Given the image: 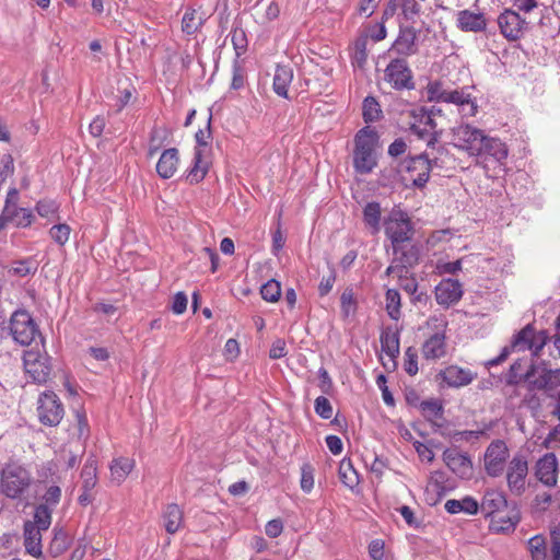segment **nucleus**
Returning <instances> with one entry per match:
<instances>
[{
	"label": "nucleus",
	"instance_id": "nucleus-1",
	"mask_svg": "<svg viewBox=\"0 0 560 560\" xmlns=\"http://www.w3.org/2000/svg\"><path fill=\"white\" fill-rule=\"evenodd\" d=\"M380 144L378 132L365 126L358 130L353 139L352 166L357 174H371L378 164L376 149Z\"/></svg>",
	"mask_w": 560,
	"mask_h": 560
},
{
	"label": "nucleus",
	"instance_id": "nucleus-2",
	"mask_svg": "<svg viewBox=\"0 0 560 560\" xmlns=\"http://www.w3.org/2000/svg\"><path fill=\"white\" fill-rule=\"evenodd\" d=\"M548 340L549 336L546 330L536 331L533 324H527L513 336L511 345L505 346L498 357L487 361L486 365L494 366L501 364L509 358L512 351L529 350L533 357H538Z\"/></svg>",
	"mask_w": 560,
	"mask_h": 560
},
{
	"label": "nucleus",
	"instance_id": "nucleus-3",
	"mask_svg": "<svg viewBox=\"0 0 560 560\" xmlns=\"http://www.w3.org/2000/svg\"><path fill=\"white\" fill-rule=\"evenodd\" d=\"M34 482L32 472L18 463L7 464L0 475V491L9 499H22Z\"/></svg>",
	"mask_w": 560,
	"mask_h": 560
},
{
	"label": "nucleus",
	"instance_id": "nucleus-4",
	"mask_svg": "<svg viewBox=\"0 0 560 560\" xmlns=\"http://www.w3.org/2000/svg\"><path fill=\"white\" fill-rule=\"evenodd\" d=\"M528 389L542 390L548 397L555 398L560 394V369H548L545 363H530L527 369Z\"/></svg>",
	"mask_w": 560,
	"mask_h": 560
},
{
	"label": "nucleus",
	"instance_id": "nucleus-5",
	"mask_svg": "<svg viewBox=\"0 0 560 560\" xmlns=\"http://www.w3.org/2000/svg\"><path fill=\"white\" fill-rule=\"evenodd\" d=\"M9 331L14 342L30 346L36 337H40L37 323L25 308L15 310L9 319Z\"/></svg>",
	"mask_w": 560,
	"mask_h": 560
},
{
	"label": "nucleus",
	"instance_id": "nucleus-6",
	"mask_svg": "<svg viewBox=\"0 0 560 560\" xmlns=\"http://www.w3.org/2000/svg\"><path fill=\"white\" fill-rule=\"evenodd\" d=\"M384 81L395 91H411L416 88L413 72L406 58L392 59L384 69Z\"/></svg>",
	"mask_w": 560,
	"mask_h": 560
},
{
	"label": "nucleus",
	"instance_id": "nucleus-7",
	"mask_svg": "<svg viewBox=\"0 0 560 560\" xmlns=\"http://www.w3.org/2000/svg\"><path fill=\"white\" fill-rule=\"evenodd\" d=\"M453 136V145L467 152L470 156L480 153V144L483 141L485 132L469 124H462L451 130Z\"/></svg>",
	"mask_w": 560,
	"mask_h": 560
},
{
	"label": "nucleus",
	"instance_id": "nucleus-8",
	"mask_svg": "<svg viewBox=\"0 0 560 560\" xmlns=\"http://www.w3.org/2000/svg\"><path fill=\"white\" fill-rule=\"evenodd\" d=\"M528 462L524 454L516 453L508 464L506 483L510 492L521 497L526 490Z\"/></svg>",
	"mask_w": 560,
	"mask_h": 560
},
{
	"label": "nucleus",
	"instance_id": "nucleus-9",
	"mask_svg": "<svg viewBox=\"0 0 560 560\" xmlns=\"http://www.w3.org/2000/svg\"><path fill=\"white\" fill-rule=\"evenodd\" d=\"M501 35L509 42L521 39L528 30V22L514 9H504L497 19Z\"/></svg>",
	"mask_w": 560,
	"mask_h": 560
},
{
	"label": "nucleus",
	"instance_id": "nucleus-10",
	"mask_svg": "<svg viewBox=\"0 0 560 560\" xmlns=\"http://www.w3.org/2000/svg\"><path fill=\"white\" fill-rule=\"evenodd\" d=\"M37 412L43 424L55 427L62 420L65 409L58 396L48 390L39 396Z\"/></svg>",
	"mask_w": 560,
	"mask_h": 560
},
{
	"label": "nucleus",
	"instance_id": "nucleus-11",
	"mask_svg": "<svg viewBox=\"0 0 560 560\" xmlns=\"http://www.w3.org/2000/svg\"><path fill=\"white\" fill-rule=\"evenodd\" d=\"M385 234L390 240L394 254L401 250V245L409 242L413 235L412 223L405 212H400L398 218L392 219L385 228Z\"/></svg>",
	"mask_w": 560,
	"mask_h": 560
},
{
	"label": "nucleus",
	"instance_id": "nucleus-12",
	"mask_svg": "<svg viewBox=\"0 0 560 560\" xmlns=\"http://www.w3.org/2000/svg\"><path fill=\"white\" fill-rule=\"evenodd\" d=\"M509 456V447L503 440L492 441L485 453V470L487 475L493 478L501 476Z\"/></svg>",
	"mask_w": 560,
	"mask_h": 560
},
{
	"label": "nucleus",
	"instance_id": "nucleus-13",
	"mask_svg": "<svg viewBox=\"0 0 560 560\" xmlns=\"http://www.w3.org/2000/svg\"><path fill=\"white\" fill-rule=\"evenodd\" d=\"M480 144V153H476L475 158L478 159V163H483L485 167L489 162L503 166L504 161L508 158L509 150L504 142L498 138L483 136Z\"/></svg>",
	"mask_w": 560,
	"mask_h": 560
},
{
	"label": "nucleus",
	"instance_id": "nucleus-14",
	"mask_svg": "<svg viewBox=\"0 0 560 560\" xmlns=\"http://www.w3.org/2000/svg\"><path fill=\"white\" fill-rule=\"evenodd\" d=\"M445 465L460 479H469L472 475V462L467 453L457 447H450L442 455Z\"/></svg>",
	"mask_w": 560,
	"mask_h": 560
},
{
	"label": "nucleus",
	"instance_id": "nucleus-15",
	"mask_svg": "<svg viewBox=\"0 0 560 560\" xmlns=\"http://www.w3.org/2000/svg\"><path fill=\"white\" fill-rule=\"evenodd\" d=\"M405 170L408 173H417L412 178V186L422 189L427 186L430 179L431 164L429 156L425 152L418 155L409 156L404 162Z\"/></svg>",
	"mask_w": 560,
	"mask_h": 560
},
{
	"label": "nucleus",
	"instance_id": "nucleus-16",
	"mask_svg": "<svg viewBox=\"0 0 560 560\" xmlns=\"http://www.w3.org/2000/svg\"><path fill=\"white\" fill-rule=\"evenodd\" d=\"M488 20L482 12L468 9L456 13V27L464 33H482L487 30Z\"/></svg>",
	"mask_w": 560,
	"mask_h": 560
},
{
	"label": "nucleus",
	"instance_id": "nucleus-17",
	"mask_svg": "<svg viewBox=\"0 0 560 560\" xmlns=\"http://www.w3.org/2000/svg\"><path fill=\"white\" fill-rule=\"evenodd\" d=\"M258 91L266 97L269 96L270 91L280 95V62L261 66L258 77Z\"/></svg>",
	"mask_w": 560,
	"mask_h": 560
},
{
	"label": "nucleus",
	"instance_id": "nucleus-18",
	"mask_svg": "<svg viewBox=\"0 0 560 560\" xmlns=\"http://www.w3.org/2000/svg\"><path fill=\"white\" fill-rule=\"evenodd\" d=\"M463 296L462 284L455 279H443L435 287V300L438 304L450 307L456 304Z\"/></svg>",
	"mask_w": 560,
	"mask_h": 560
},
{
	"label": "nucleus",
	"instance_id": "nucleus-19",
	"mask_svg": "<svg viewBox=\"0 0 560 560\" xmlns=\"http://www.w3.org/2000/svg\"><path fill=\"white\" fill-rule=\"evenodd\" d=\"M509 508H511V502L508 501L505 493L494 489L487 490L479 504V510L485 517L493 516Z\"/></svg>",
	"mask_w": 560,
	"mask_h": 560
},
{
	"label": "nucleus",
	"instance_id": "nucleus-20",
	"mask_svg": "<svg viewBox=\"0 0 560 560\" xmlns=\"http://www.w3.org/2000/svg\"><path fill=\"white\" fill-rule=\"evenodd\" d=\"M417 32L412 26H400L399 34L393 43L390 50L398 56L409 57L418 51Z\"/></svg>",
	"mask_w": 560,
	"mask_h": 560
},
{
	"label": "nucleus",
	"instance_id": "nucleus-21",
	"mask_svg": "<svg viewBox=\"0 0 560 560\" xmlns=\"http://www.w3.org/2000/svg\"><path fill=\"white\" fill-rule=\"evenodd\" d=\"M26 372L35 383L43 384L49 378L51 365L48 357L28 354L24 359Z\"/></svg>",
	"mask_w": 560,
	"mask_h": 560
},
{
	"label": "nucleus",
	"instance_id": "nucleus-22",
	"mask_svg": "<svg viewBox=\"0 0 560 560\" xmlns=\"http://www.w3.org/2000/svg\"><path fill=\"white\" fill-rule=\"evenodd\" d=\"M537 479L548 487L557 483L558 460L553 453H547L536 463Z\"/></svg>",
	"mask_w": 560,
	"mask_h": 560
},
{
	"label": "nucleus",
	"instance_id": "nucleus-23",
	"mask_svg": "<svg viewBox=\"0 0 560 560\" xmlns=\"http://www.w3.org/2000/svg\"><path fill=\"white\" fill-rule=\"evenodd\" d=\"M521 521V512L516 502L511 501V508L508 509L505 516L492 517L490 529L498 534H509L514 532Z\"/></svg>",
	"mask_w": 560,
	"mask_h": 560
},
{
	"label": "nucleus",
	"instance_id": "nucleus-24",
	"mask_svg": "<svg viewBox=\"0 0 560 560\" xmlns=\"http://www.w3.org/2000/svg\"><path fill=\"white\" fill-rule=\"evenodd\" d=\"M438 376L441 377L450 387L458 388L470 384L476 377V374L468 369L450 365L440 371Z\"/></svg>",
	"mask_w": 560,
	"mask_h": 560
},
{
	"label": "nucleus",
	"instance_id": "nucleus-25",
	"mask_svg": "<svg viewBox=\"0 0 560 560\" xmlns=\"http://www.w3.org/2000/svg\"><path fill=\"white\" fill-rule=\"evenodd\" d=\"M179 164V154L176 148H170L162 152L158 163L156 173L163 179L174 176Z\"/></svg>",
	"mask_w": 560,
	"mask_h": 560
},
{
	"label": "nucleus",
	"instance_id": "nucleus-26",
	"mask_svg": "<svg viewBox=\"0 0 560 560\" xmlns=\"http://www.w3.org/2000/svg\"><path fill=\"white\" fill-rule=\"evenodd\" d=\"M445 332H435L422 345V354L427 360L441 359L446 354Z\"/></svg>",
	"mask_w": 560,
	"mask_h": 560
},
{
	"label": "nucleus",
	"instance_id": "nucleus-27",
	"mask_svg": "<svg viewBox=\"0 0 560 560\" xmlns=\"http://www.w3.org/2000/svg\"><path fill=\"white\" fill-rule=\"evenodd\" d=\"M42 529L33 523H24V547L33 557L42 556Z\"/></svg>",
	"mask_w": 560,
	"mask_h": 560
},
{
	"label": "nucleus",
	"instance_id": "nucleus-28",
	"mask_svg": "<svg viewBox=\"0 0 560 560\" xmlns=\"http://www.w3.org/2000/svg\"><path fill=\"white\" fill-rule=\"evenodd\" d=\"M469 86H464L462 89H456L453 91H447L445 103L455 104L458 106H469V110L466 115L475 116L478 112V105L476 100L472 98L471 93L469 92Z\"/></svg>",
	"mask_w": 560,
	"mask_h": 560
},
{
	"label": "nucleus",
	"instance_id": "nucleus-29",
	"mask_svg": "<svg viewBox=\"0 0 560 560\" xmlns=\"http://www.w3.org/2000/svg\"><path fill=\"white\" fill-rule=\"evenodd\" d=\"M202 152V149L195 148L192 166L186 172V179L190 184L200 183L208 173L209 164L207 161H203Z\"/></svg>",
	"mask_w": 560,
	"mask_h": 560
},
{
	"label": "nucleus",
	"instance_id": "nucleus-30",
	"mask_svg": "<svg viewBox=\"0 0 560 560\" xmlns=\"http://www.w3.org/2000/svg\"><path fill=\"white\" fill-rule=\"evenodd\" d=\"M420 410L423 413V417L427 421H429L434 431L436 432L442 425L435 422V419L443 418L444 407L443 404L439 399H428L423 400L419 405Z\"/></svg>",
	"mask_w": 560,
	"mask_h": 560
},
{
	"label": "nucleus",
	"instance_id": "nucleus-31",
	"mask_svg": "<svg viewBox=\"0 0 560 560\" xmlns=\"http://www.w3.org/2000/svg\"><path fill=\"white\" fill-rule=\"evenodd\" d=\"M444 508L450 514L464 512L469 515H476L479 511V503L472 497L467 495L462 500H447Z\"/></svg>",
	"mask_w": 560,
	"mask_h": 560
},
{
	"label": "nucleus",
	"instance_id": "nucleus-32",
	"mask_svg": "<svg viewBox=\"0 0 560 560\" xmlns=\"http://www.w3.org/2000/svg\"><path fill=\"white\" fill-rule=\"evenodd\" d=\"M382 351L389 358L399 355V331L386 327L380 336Z\"/></svg>",
	"mask_w": 560,
	"mask_h": 560
},
{
	"label": "nucleus",
	"instance_id": "nucleus-33",
	"mask_svg": "<svg viewBox=\"0 0 560 560\" xmlns=\"http://www.w3.org/2000/svg\"><path fill=\"white\" fill-rule=\"evenodd\" d=\"M381 205L377 201H370L363 208V222L370 229L372 234H377L381 230Z\"/></svg>",
	"mask_w": 560,
	"mask_h": 560
},
{
	"label": "nucleus",
	"instance_id": "nucleus-34",
	"mask_svg": "<svg viewBox=\"0 0 560 560\" xmlns=\"http://www.w3.org/2000/svg\"><path fill=\"white\" fill-rule=\"evenodd\" d=\"M164 527L168 534H175L183 524V511L175 504H168L163 512Z\"/></svg>",
	"mask_w": 560,
	"mask_h": 560
},
{
	"label": "nucleus",
	"instance_id": "nucleus-35",
	"mask_svg": "<svg viewBox=\"0 0 560 560\" xmlns=\"http://www.w3.org/2000/svg\"><path fill=\"white\" fill-rule=\"evenodd\" d=\"M38 269V262L34 257L13 260L9 268V273L16 277L34 276Z\"/></svg>",
	"mask_w": 560,
	"mask_h": 560
},
{
	"label": "nucleus",
	"instance_id": "nucleus-36",
	"mask_svg": "<svg viewBox=\"0 0 560 560\" xmlns=\"http://www.w3.org/2000/svg\"><path fill=\"white\" fill-rule=\"evenodd\" d=\"M135 467V460L128 457L113 459L109 469L113 480L122 482Z\"/></svg>",
	"mask_w": 560,
	"mask_h": 560
},
{
	"label": "nucleus",
	"instance_id": "nucleus-37",
	"mask_svg": "<svg viewBox=\"0 0 560 560\" xmlns=\"http://www.w3.org/2000/svg\"><path fill=\"white\" fill-rule=\"evenodd\" d=\"M524 363L525 361L523 359H517L510 365V369L504 375V382L506 385L515 386L521 383H525V386L528 389V381L525 377L527 375V370L525 371V373H521Z\"/></svg>",
	"mask_w": 560,
	"mask_h": 560
},
{
	"label": "nucleus",
	"instance_id": "nucleus-38",
	"mask_svg": "<svg viewBox=\"0 0 560 560\" xmlns=\"http://www.w3.org/2000/svg\"><path fill=\"white\" fill-rule=\"evenodd\" d=\"M96 459L93 456H90L82 468L81 478H82V489L93 490L97 483L96 476Z\"/></svg>",
	"mask_w": 560,
	"mask_h": 560
},
{
	"label": "nucleus",
	"instance_id": "nucleus-39",
	"mask_svg": "<svg viewBox=\"0 0 560 560\" xmlns=\"http://www.w3.org/2000/svg\"><path fill=\"white\" fill-rule=\"evenodd\" d=\"M381 105L374 96H366L362 104V116L365 122H374L382 118Z\"/></svg>",
	"mask_w": 560,
	"mask_h": 560
},
{
	"label": "nucleus",
	"instance_id": "nucleus-40",
	"mask_svg": "<svg viewBox=\"0 0 560 560\" xmlns=\"http://www.w3.org/2000/svg\"><path fill=\"white\" fill-rule=\"evenodd\" d=\"M339 478L341 482L350 488L353 489L359 485V474L353 468L351 460L342 459L339 466Z\"/></svg>",
	"mask_w": 560,
	"mask_h": 560
},
{
	"label": "nucleus",
	"instance_id": "nucleus-41",
	"mask_svg": "<svg viewBox=\"0 0 560 560\" xmlns=\"http://www.w3.org/2000/svg\"><path fill=\"white\" fill-rule=\"evenodd\" d=\"M52 509L48 508V504H38L35 508L33 521H26L25 523H33L38 526V529L47 530L51 524Z\"/></svg>",
	"mask_w": 560,
	"mask_h": 560
},
{
	"label": "nucleus",
	"instance_id": "nucleus-42",
	"mask_svg": "<svg viewBox=\"0 0 560 560\" xmlns=\"http://www.w3.org/2000/svg\"><path fill=\"white\" fill-rule=\"evenodd\" d=\"M385 301L388 316L394 320H398L401 316V303L398 290L388 289L385 293Z\"/></svg>",
	"mask_w": 560,
	"mask_h": 560
},
{
	"label": "nucleus",
	"instance_id": "nucleus-43",
	"mask_svg": "<svg viewBox=\"0 0 560 560\" xmlns=\"http://www.w3.org/2000/svg\"><path fill=\"white\" fill-rule=\"evenodd\" d=\"M341 314L345 318L354 315L358 308V301L352 287H347L340 296Z\"/></svg>",
	"mask_w": 560,
	"mask_h": 560
},
{
	"label": "nucleus",
	"instance_id": "nucleus-44",
	"mask_svg": "<svg viewBox=\"0 0 560 560\" xmlns=\"http://www.w3.org/2000/svg\"><path fill=\"white\" fill-rule=\"evenodd\" d=\"M231 42L235 50L236 58L246 52L248 40L245 31L238 25H234L231 32Z\"/></svg>",
	"mask_w": 560,
	"mask_h": 560
},
{
	"label": "nucleus",
	"instance_id": "nucleus-45",
	"mask_svg": "<svg viewBox=\"0 0 560 560\" xmlns=\"http://www.w3.org/2000/svg\"><path fill=\"white\" fill-rule=\"evenodd\" d=\"M400 257L398 258L400 262V268H412L418 265L420 259V248L418 245H411L408 248H404L401 246Z\"/></svg>",
	"mask_w": 560,
	"mask_h": 560
},
{
	"label": "nucleus",
	"instance_id": "nucleus-46",
	"mask_svg": "<svg viewBox=\"0 0 560 560\" xmlns=\"http://www.w3.org/2000/svg\"><path fill=\"white\" fill-rule=\"evenodd\" d=\"M261 298L267 302H278L280 300V281L272 278L260 287Z\"/></svg>",
	"mask_w": 560,
	"mask_h": 560
},
{
	"label": "nucleus",
	"instance_id": "nucleus-47",
	"mask_svg": "<svg viewBox=\"0 0 560 560\" xmlns=\"http://www.w3.org/2000/svg\"><path fill=\"white\" fill-rule=\"evenodd\" d=\"M428 102L445 103L447 91L443 89L440 80L430 81L425 88Z\"/></svg>",
	"mask_w": 560,
	"mask_h": 560
},
{
	"label": "nucleus",
	"instance_id": "nucleus-48",
	"mask_svg": "<svg viewBox=\"0 0 560 560\" xmlns=\"http://www.w3.org/2000/svg\"><path fill=\"white\" fill-rule=\"evenodd\" d=\"M368 36H360L355 39L353 45V62H355L359 67L365 65L368 60Z\"/></svg>",
	"mask_w": 560,
	"mask_h": 560
},
{
	"label": "nucleus",
	"instance_id": "nucleus-49",
	"mask_svg": "<svg viewBox=\"0 0 560 560\" xmlns=\"http://www.w3.org/2000/svg\"><path fill=\"white\" fill-rule=\"evenodd\" d=\"M528 548L532 553V560L546 559V541L541 535H536L528 540Z\"/></svg>",
	"mask_w": 560,
	"mask_h": 560
},
{
	"label": "nucleus",
	"instance_id": "nucleus-50",
	"mask_svg": "<svg viewBox=\"0 0 560 560\" xmlns=\"http://www.w3.org/2000/svg\"><path fill=\"white\" fill-rule=\"evenodd\" d=\"M410 116L415 119V122L418 125H423L429 129H435L438 124L427 110V106H421L419 108L410 110Z\"/></svg>",
	"mask_w": 560,
	"mask_h": 560
},
{
	"label": "nucleus",
	"instance_id": "nucleus-51",
	"mask_svg": "<svg viewBox=\"0 0 560 560\" xmlns=\"http://www.w3.org/2000/svg\"><path fill=\"white\" fill-rule=\"evenodd\" d=\"M35 208L40 217L51 219L57 215L59 205L55 200L43 199L36 203Z\"/></svg>",
	"mask_w": 560,
	"mask_h": 560
},
{
	"label": "nucleus",
	"instance_id": "nucleus-52",
	"mask_svg": "<svg viewBox=\"0 0 560 560\" xmlns=\"http://www.w3.org/2000/svg\"><path fill=\"white\" fill-rule=\"evenodd\" d=\"M71 229L66 223L55 224L49 230L50 237L59 245H65L70 235Z\"/></svg>",
	"mask_w": 560,
	"mask_h": 560
},
{
	"label": "nucleus",
	"instance_id": "nucleus-53",
	"mask_svg": "<svg viewBox=\"0 0 560 560\" xmlns=\"http://www.w3.org/2000/svg\"><path fill=\"white\" fill-rule=\"evenodd\" d=\"M327 265L329 273L327 277H323L318 284V294L322 298L326 296L331 291L337 278L334 265H331L330 262H327Z\"/></svg>",
	"mask_w": 560,
	"mask_h": 560
},
{
	"label": "nucleus",
	"instance_id": "nucleus-54",
	"mask_svg": "<svg viewBox=\"0 0 560 560\" xmlns=\"http://www.w3.org/2000/svg\"><path fill=\"white\" fill-rule=\"evenodd\" d=\"M491 429V425H485L483 429L480 430H464V431H456L452 435V438L455 441H472V440H479L481 436H485L487 432Z\"/></svg>",
	"mask_w": 560,
	"mask_h": 560
},
{
	"label": "nucleus",
	"instance_id": "nucleus-55",
	"mask_svg": "<svg viewBox=\"0 0 560 560\" xmlns=\"http://www.w3.org/2000/svg\"><path fill=\"white\" fill-rule=\"evenodd\" d=\"M315 413L322 419L328 420L332 417V406L328 398L318 396L314 401Z\"/></svg>",
	"mask_w": 560,
	"mask_h": 560
},
{
	"label": "nucleus",
	"instance_id": "nucleus-56",
	"mask_svg": "<svg viewBox=\"0 0 560 560\" xmlns=\"http://www.w3.org/2000/svg\"><path fill=\"white\" fill-rule=\"evenodd\" d=\"M301 489L305 493H310L314 487V468L310 464L301 467Z\"/></svg>",
	"mask_w": 560,
	"mask_h": 560
},
{
	"label": "nucleus",
	"instance_id": "nucleus-57",
	"mask_svg": "<svg viewBox=\"0 0 560 560\" xmlns=\"http://www.w3.org/2000/svg\"><path fill=\"white\" fill-rule=\"evenodd\" d=\"M405 371L413 376L418 373V353L417 350L412 347H409L405 351Z\"/></svg>",
	"mask_w": 560,
	"mask_h": 560
},
{
	"label": "nucleus",
	"instance_id": "nucleus-58",
	"mask_svg": "<svg viewBox=\"0 0 560 560\" xmlns=\"http://www.w3.org/2000/svg\"><path fill=\"white\" fill-rule=\"evenodd\" d=\"M20 209L18 205H4L0 213V231L14 221L19 215L18 211H20Z\"/></svg>",
	"mask_w": 560,
	"mask_h": 560
},
{
	"label": "nucleus",
	"instance_id": "nucleus-59",
	"mask_svg": "<svg viewBox=\"0 0 560 560\" xmlns=\"http://www.w3.org/2000/svg\"><path fill=\"white\" fill-rule=\"evenodd\" d=\"M522 404L533 413H537L541 408V400L536 394V390L527 389V393L524 395L522 399Z\"/></svg>",
	"mask_w": 560,
	"mask_h": 560
},
{
	"label": "nucleus",
	"instance_id": "nucleus-60",
	"mask_svg": "<svg viewBox=\"0 0 560 560\" xmlns=\"http://www.w3.org/2000/svg\"><path fill=\"white\" fill-rule=\"evenodd\" d=\"M61 498V489L58 486H50L45 494L43 495L44 503L48 504V508H54L59 503Z\"/></svg>",
	"mask_w": 560,
	"mask_h": 560
},
{
	"label": "nucleus",
	"instance_id": "nucleus-61",
	"mask_svg": "<svg viewBox=\"0 0 560 560\" xmlns=\"http://www.w3.org/2000/svg\"><path fill=\"white\" fill-rule=\"evenodd\" d=\"M244 84H245L244 69L238 63V61L235 60L233 63V75H232L231 89L241 90L242 88H244Z\"/></svg>",
	"mask_w": 560,
	"mask_h": 560
},
{
	"label": "nucleus",
	"instance_id": "nucleus-62",
	"mask_svg": "<svg viewBox=\"0 0 560 560\" xmlns=\"http://www.w3.org/2000/svg\"><path fill=\"white\" fill-rule=\"evenodd\" d=\"M168 137V130L165 127L153 126L150 131L149 142L162 147Z\"/></svg>",
	"mask_w": 560,
	"mask_h": 560
},
{
	"label": "nucleus",
	"instance_id": "nucleus-63",
	"mask_svg": "<svg viewBox=\"0 0 560 560\" xmlns=\"http://www.w3.org/2000/svg\"><path fill=\"white\" fill-rule=\"evenodd\" d=\"M319 383L318 387L325 395H330L334 389V383L325 368L318 370Z\"/></svg>",
	"mask_w": 560,
	"mask_h": 560
},
{
	"label": "nucleus",
	"instance_id": "nucleus-64",
	"mask_svg": "<svg viewBox=\"0 0 560 560\" xmlns=\"http://www.w3.org/2000/svg\"><path fill=\"white\" fill-rule=\"evenodd\" d=\"M551 556L560 557V524L550 532Z\"/></svg>",
	"mask_w": 560,
	"mask_h": 560
}]
</instances>
